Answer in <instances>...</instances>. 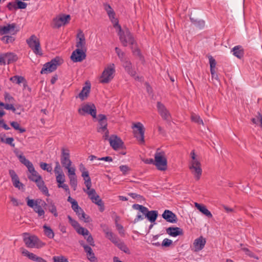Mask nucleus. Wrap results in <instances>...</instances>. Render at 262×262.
Returning a JSON list of instances; mask_svg holds the SVG:
<instances>
[{"label": "nucleus", "instance_id": "dca6fc26", "mask_svg": "<svg viewBox=\"0 0 262 262\" xmlns=\"http://www.w3.org/2000/svg\"><path fill=\"white\" fill-rule=\"evenodd\" d=\"M70 20L69 15L60 14L53 19L52 27L55 28H59L68 24Z\"/></svg>", "mask_w": 262, "mask_h": 262}, {"label": "nucleus", "instance_id": "f704fd0d", "mask_svg": "<svg viewBox=\"0 0 262 262\" xmlns=\"http://www.w3.org/2000/svg\"><path fill=\"white\" fill-rule=\"evenodd\" d=\"M90 91V86H85L83 88L82 91L79 94V97L83 100L85 99L89 95Z\"/></svg>", "mask_w": 262, "mask_h": 262}, {"label": "nucleus", "instance_id": "ddd939ff", "mask_svg": "<svg viewBox=\"0 0 262 262\" xmlns=\"http://www.w3.org/2000/svg\"><path fill=\"white\" fill-rule=\"evenodd\" d=\"M60 58L56 57L52 59L50 62L45 63L41 70V74H48L54 71L57 67L60 64Z\"/></svg>", "mask_w": 262, "mask_h": 262}, {"label": "nucleus", "instance_id": "a211bd4d", "mask_svg": "<svg viewBox=\"0 0 262 262\" xmlns=\"http://www.w3.org/2000/svg\"><path fill=\"white\" fill-rule=\"evenodd\" d=\"M9 174L13 186L20 190H24L25 185L20 182L19 179L15 172L13 170H10Z\"/></svg>", "mask_w": 262, "mask_h": 262}, {"label": "nucleus", "instance_id": "1a4fd4ad", "mask_svg": "<svg viewBox=\"0 0 262 262\" xmlns=\"http://www.w3.org/2000/svg\"><path fill=\"white\" fill-rule=\"evenodd\" d=\"M78 112L81 116L89 114L93 118H96V108L93 103H89L82 104L79 108Z\"/></svg>", "mask_w": 262, "mask_h": 262}, {"label": "nucleus", "instance_id": "69168bd1", "mask_svg": "<svg viewBox=\"0 0 262 262\" xmlns=\"http://www.w3.org/2000/svg\"><path fill=\"white\" fill-rule=\"evenodd\" d=\"M14 139L13 138H7L5 140V143L11 145L12 147H14L15 144L13 143Z\"/></svg>", "mask_w": 262, "mask_h": 262}, {"label": "nucleus", "instance_id": "2f4dec72", "mask_svg": "<svg viewBox=\"0 0 262 262\" xmlns=\"http://www.w3.org/2000/svg\"><path fill=\"white\" fill-rule=\"evenodd\" d=\"M195 207L199 210L200 212L207 216L208 217L211 218L212 215L211 212L207 209L205 206L201 205L198 203H195Z\"/></svg>", "mask_w": 262, "mask_h": 262}, {"label": "nucleus", "instance_id": "72a5a7b5", "mask_svg": "<svg viewBox=\"0 0 262 262\" xmlns=\"http://www.w3.org/2000/svg\"><path fill=\"white\" fill-rule=\"evenodd\" d=\"M17 157L19 159L20 162L24 164L27 167L28 169H29L33 166L32 163L27 159L23 155H17Z\"/></svg>", "mask_w": 262, "mask_h": 262}, {"label": "nucleus", "instance_id": "4c0bfd02", "mask_svg": "<svg viewBox=\"0 0 262 262\" xmlns=\"http://www.w3.org/2000/svg\"><path fill=\"white\" fill-rule=\"evenodd\" d=\"M92 202L100 207L99 210L101 212H102L104 208L103 203L100 198H90Z\"/></svg>", "mask_w": 262, "mask_h": 262}, {"label": "nucleus", "instance_id": "473e14b6", "mask_svg": "<svg viewBox=\"0 0 262 262\" xmlns=\"http://www.w3.org/2000/svg\"><path fill=\"white\" fill-rule=\"evenodd\" d=\"M37 187L39 189V190L42 192L43 194L45 195H49L48 194V189L47 187L45 185V183L42 180V178L39 179L37 181L35 182Z\"/></svg>", "mask_w": 262, "mask_h": 262}, {"label": "nucleus", "instance_id": "0e129e2a", "mask_svg": "<svg viewBox=\"0 0 262 262\" xmlns=\"http://www.w3.org/2000/svg\"><path fill=\"white\" fill-rule=\"evenodd\" d=\"M2 106H4L5 108L8 110H12L13 112H14L16 110L15 108L14 107L13 105L12 104H4V105H1Z\"/></svg>", "mask_w": 262, "mask_h": 262}, {"label": "nucleus", "instance_id": "393cba45", "mask_svg": "<svg viewBox=\"0 0 262 262\" xmlns=\"http://www.w3.org/2000/svg\"><path fill=\"white\" fill-rule=\"evenodd\" d=\"M85 39L83 33L80 32L77 35L76 47L77 49H81L86 51Z\"/></svg>", "mask_w": 262, "mask_h": 262}, {"label": "nucleus", "instance_id": "e2e57ef3", "mask_svg": "<svg viewBox=\"0 0 262 262\" xmlns=\"http://www.w3.org/2000/svg\"><path fill=\"white\" fill-rule=\"evenodd\" d=\"M16 5V9H25L27 7V4L21 1H18Z\"/></svg>", "mask_w": 262, "mask_h": 262}, {"label": "nucleus", "instance_id": "423d86ee", "mask_svg": "<svg viewBox=\"0 0 262 262\" xmlns=\"http://www.w3.org/2000/svg\"><path fill=\"white\" fill-rule=\"evenodd\" d=\"M115 29L118 33L120 40L124 46H127L128 45H134V38L128 29L122 30L121 27L120 31H119L117 28H115Z\"/></svg>", "mask_w": 262, "mask_h": 262}, {"label": "nucleus", "instance_id": "ea45409f", "mask_svg": "<svg viewBox=\"0 0 262 262\" xmlns=\"http://www.w3.org/2000/svg\"><path fill=\"white\" fill-rule=\"evenodd\" d=\"M10 80L13 83H15L16 84H20L25 81V78L22 76L16 75L11 77L10 78Z\"/></svg>", "mask_w": 262, "mask_h": 262}, {"label": "nucleus", "instance_id": "603ef678", "mask_svg": "<svg viewBox=\"0 0 262 262\" xmlns=\"http://www.w3.org/2000/svg\"><path fill=\"white\" fill-rule=\"evenodd\" d=\"M56 179L58 184H62L65 182V175L64 173L56 175Z\"/></svg>", "mask_w": 262, "mask_h": 262}, {"label": "nucleus", "instance_id": "052dcab7", "mask_svg": "<svg viewBox=\"0 0 262 262\" xmlns=\"http://www.w3.org/2000/svg\"><path fill=\"white\" fill-rule=\"evenodd\" d=\"M172 241L168 239V238H165L161 244L162 246L167 247L170 246L172 244Z\"/></svg>", "mask_w": 262, "mask_h": 262}, {"label": "nucleus", "instance_id": "8fccbe9b", "mask_svg": "<svg viewBox=\"0 0 262 262\" xmlns=\"http://www.w3.org/2000/svg\"><path fill=\"white\" fill-rule=\"evenodd\" d=\"M41 168L44 170H47L48 172H51L52 170V166L46 163L41 162L40 164Z\"/></svg>", "mask_w": 262, "mask_h": 262}, {"label": "nucleus", "instance_id": "338daca9", "mask_svg": "<svg viewBox=\"0 0 262 262\" xmlns=\"http://www.w3.org/2000/svg\"><path fill=\"white\" fill-rule=\"evenodd\" d=\"M88 235L89 236H88V238H86L87 242L89 243V244L90 245H91L92 246H94L95 243H94V239H93L92 236L90 234Z\"/></svg>", "mask_w": 262, "mask_h": 262}, {"label": "nucleus", "instance_id": "e433bc0d", "mask_svg": "<svg viewBox=\"0 0 262 262\" xmlns=\"http://www.w3.org/2000/svg\"><path fill=\"white\" fill-rule=\"evenodd\" d=\"M2 37L1 38V41L4 43H12L15 40V37L14 35H2Z\"/></svg>", "mask_w": 262, "mask_h": 262}, {"label": "nucleus", "instance_id": "39448f33", "mask_svg": "<svg viewBox=\"0 0 262 262\" xmlns=\"http://www.w3.org/2000/svg\"><path fill=\"white\" fill-rule=\"evenodd\" d=\"M133 208L134 209L138 210L140 211L143 214H144L146 217L151 222L154 223L156 221L158 215V212L156 210L148 211V209L139 204H134Z\"/></svg>", "mask_w": 262, "mask_h": 262}, {"label": "nucleus", "instance_id": "f3484780", "mask_svg": "<svg viewBox=\"0 0 262 262\" xmlns=\"http://www.w3.org/2000/svg\"><path fill=\"white\" fill-rule=\"evenodd\" d=\"M103 5L104 8L106 11L111 22L113 24L114 27L117 28L119 31H120V26L118 24V20L115 17V13L114 11L109 4L105 3Z\"/></svg>", "mask_w": 262, "mask_h": 262}, {"label": "nucleus", "instance_id": "09e8293b", "mask_svg": "<svg viewBox=\"0 0 262 262\" xmlns=\"http://www.w3.org/2000/svg\"><path fill=\"white\" fill-rule=\"evenodd\" d=\"M69 223L75 229V230L80 226L79 224L76 220L73 219L70 215L68 216Z\"/></svg>", "mask_w": 262, "mask_h": 262}, {"label": "nucleus", "instance_id": "f8f14e48", "mask_svg": "<svg viewBox=\"0 0 262 262\" xmlns=\"http://www.w3.org/2000/svg\"><path fill=\"white\" fill-rule=\"evenodd\" d=\"M135 137L140 144L144 143V128L143 124L140 122L134 123L132 126Z\"/></svg>", "mask_w": 262, "mask_h": 262}, {"label": "nucleus", "instance_id": "6ab92c4d", "mask_svg": "<svg viewBox=\"0 0 262 262\" xmlns=\"http://www.w3.org/2000/svg\"><path fill=\"white\" fill-rule=\"evenodd\" d=\"M85 50L76 49L71 56L72 60L74 62H81L85 58Z\"/></svg>", "mask_w": 262, "mask_h": 262}, {"label": "nucleus", "instance_id": "aec40b11", "mask_svg": "<svg viewBox=\"0 0 262 262\" xmlns=\"http://www.w3.org/2000/svg\"><path fill=\"white\" fill-rule=\"evenodd\" d=\"M110 144L115 150L122 148L123 143L121 139L115 135H112L108 138Z\"/></svg>", "mask_w": 262, "mask_h": 262}, {"label": "nucleus", "instance_id": "c756f323", "mask_svg": "<svg viewBox=\"0 0 262 262\" xmlns=\"http://www.w3.org/2000/svg\"><path fill=\"white\" fill-rule=\"evenodd\" d=\"M28 171L30 173V174L28 175V178L30 180L35 182L41 178V177L35 170L34 166L28 169Z\"/></svg>", "mask_w": 262, "mask_h": 262}, {"label": "nucleus", "instance_id": "864d4df0", "mask_svg": "<svg viewBox=\"0 0 262 262\" xmlns=\"http://www.w3.org/2000/svg\"><path fill=\"white\" fill-rule=\"evenodd\" d=\"M191 21L199 28H202L205 26V21L202 20H194L193 18H190Z\"/></svg>", "mask_w": 262, "mask_h": 262}, {"label": "nucleus", "instance_id": "7c9ffc66", "mask_svg": "<svg viewBox=\"0 0 262 262\" xmlns=\"http://www.w3.org/2000/svg\"><path fill=\"white\" fill-rule=\"evenodd\" d=\"M5 64H9L16 61L18 59L16 55L12 53H4Z\"/></svg>", "mask_w": 262, "mask_h": 262}, {"label": "nucleus", "instance_id": "bb28decb", "mask_svg": "<svg viewBox=\"0 0 262 262\" xmlns=\"http://www.w3.org/2000/svg\"><path fill=\"white\" fill-rule=\"evenodd\" d=\"M122 62L123 63V67L129 74L134 77L135 79H138V80L141 79V78H139V77L136 76V72L133 70L132 69V64L130 61H128L126 59L125 60H124V61H122Z\"/></svg>", "mask_w": 262, "mask_h": 262}, {"label": "nucleus", "instance_id": "c03bdc74", "mask_svg": "<svg viewBox=\"0 0 262 262\" xmlns=\"http://www.w3.org/2000/svg\"><path fill=\"white\" fill-rule=\"evenodd\" d=\"M11 125L16 130H19L20 133H24L26 130L24 128H21L20 127L19 124L16 122L13 121L11 122Z\"/></svg>", "mask_w": 262, "mask_h": 262}, {"label": "nucleus", "instance_id": "cd10ccee", "mask_svg": "<svg viewBox=\"0 0 262 262\" xmlns=\"http://www.w3.org/2000/svg\"><path fill=\"white\" fill-rule=\"evenodd\" d=\"M157 108L159 113L164 119L168 120L169 119L170 114L163 104L160 102H158Z\"/></svg>", "mask_w": 262, "mask_h": 262}, {"label": "nucleus", "instance_id": "f03ea898", "mask_svg": "<svg viewBox=\"0 0 262 262\" xmlns=\"http://www.w3.org/2000/svg\"><path fill=\"white\" fill-rule=\"evenodd\" d=\"M189 169L196 180H199L202 173V169L199 158L193 150L190 153V160L189 162Z\"/></svg>", "mask_w": 262, "mask_h": 262}, {"label": "nucleus", "instance_id": "a18cd8bd", "mask_svg": "<svg viewBox=\"0 0 262 262\" xmlns=\"http://www.w3.org/2000/svg\"><path fill=\"white\" fill-rule=\"evenodd\" d=\"M242 250H243V251H244L245 252V254L246 255H248L250 257L254 258H255L256 259H259V258H258V257L257 256L255 255L254 253L251 252L248 248H242Z\"/></svg>", "mask_w": 262, "mask_h": 262}, {"label": "nucleus", "instance_id": "4468645a", "mask_svg": "<svg viewBox=\"0 0 262 262\" xmlns=\"http://www.w3.org/2000/svg\"><path fill=\"white\" fill-rule=\"evenodd\" d=\"M82 177L84 180V184L86 186V189H84V191L89 196H96L95 191L94 189L91 188V180L89 176V172L86 170L82 172ZM96 196H99L96 195Z\"/></svg>", "mask_w": 262, "mask_h": 262}, {"label": "nucleus", "instance_id": "9b49d317", "mask_svg": "<svg viewBox=\"0 0 262 262\" xmlns=\"http://www.w3.org/2000/svg\"><path fill=\"white\" fill-rule=\"evenodd\" d=\"M27 205L30 207L33 208L34 211L37 213L38 216H44L45 211L42 206L46 205V203L41 200L34 201L33 200H28Z\"/></svg>", "mask_w": 262, "mask_h": 262}, {"label": "nucleus", "instance_id": "c9c22d12", "mask_svg": "<svg viewBox=\"0 0 262 262\" xmlns=\"http://www.w3.org/2000/svg\"><path fill=\"white\" fill-rule=\"evenodd\" d=\"M233 54L238 58H241L244 54L242 47L239 46L234 47L232 50Z\"/></svg>", "mask_w": 262, "mask_h": 262}, {"label": "nucleus", "instance_id": "680f3d73", "mask_svg": "<svg viewBox=\"0 0 262 262\" xmlns=\"http://www.w3.org/2000/svg\"><path fill=\"white\" fill-rule=\"evenodd\" d=\"M209 60L210 70L214 69L216 66V61L215 59L212 56H210L209 57Z\"/></svg>", "mask_w": 262, "mask_h": 262}, {"label": "nucleus", "instance_id": "4d7b16f0", "mask_svg": "<svg viewBox=\"0 0 262 262\" xmlns=\"http://www.w3.org/2000/svg\"><path fill=\"white\" fill-rule=\"evenodd\" d=\"M54 262H68V259L64 256H54Z\"/></svg>", "mask_w": 262, "mask_h": 262}, {"label": "nucleus", "instance_id": "79ce46f5", "mask_svg": "<svg viewBox=\"0 0 262 262\" xmlns=\"http://www.w3.org/2000/svg\"><path fill=\"white\" fill-rule=\"evenodd\" d=\"M115 51L121 62L124 61V60L126 59L125 53L122 52L119 48L116 47L115 48Z\"/></svg>", "mask_w": 262, "mask_h": 262}, {"label": "nucleus", "instance_id": "3c124183", "mask_svg": "<svg viewBox=\"0 0 262 262\" xmlns=\"http://www.w3.org/2000/svg\"><path fill=\"white\" fill-rule=\"evenodd\" d=\"M68 201L72 204V208L73 210L77 209L79 207L77 202L72 198H68Z\"/></svg>", "mask_w": 262, "mask_h": 262}, {"label": "nucleus", "instance_id": "4be33fe9", "mask_svg": "<svg viewBox=\"0 0 262 262\" xmlns=\"http://www.w3.org/2000/svg\"><path fill=\"white\" fill-rule=\"evenodd\" d=\"M75 171V168L68 170V176L70 180V184L74 190L76 189L77 185V177Z\"/></svg>", "mask_w": 262, "mask_h": 262}, {"label": "nucleus", "instance_id": "a19ab883", "mask_svg": "<svg viewBox=\"0 0 262 262\" xmlns=\"http://www.w3.org/2000/svg\"><path fill=\"white\" fill-rule=\"evenodd\" d=\"M46 206H47V209L49 210V211L53 214L55 216H58L56 207L54 204L51 203L48 205L46 204Z\"/></svg>", "mask_w": 262, "mask_h": 262}, {"label": "nucleus", "instance_id": "b1692460", "mask_svg": "<svg viewBox=\"0 0 262 262\" xmlns=\"http://www.w3.org/2000/svg\"><path fill=\"white\" fill-rule=\"evenodd\" d=\"M162 216V217L168 222L171 223H176L177 222L178 219L176 215L169 210H165Z\"/></svg>", "mask_w": 262, "mask_h": 262}, {"label": "nucleus", "instance_id": "37998d69", "mask_svg": "<svg viewBox=\"0 0 262 262\" xmlns=\"http://www.w3.org/2000/svg\"><path fill=\"white\" fill-rule=\"evenodd\" d=\"M76 230L78 234H81L83 236L90 234V232L87 229L82 227L80 226L77 228Z\"/></svg>", "mask_w": 262, "mask_h": 262}, {"label": "nucleus", "instance_id": "20e7f679", "mask_svg": "<svg viewBox=\"0 0 262 262\" xmlns=\"http://www.w3.org/2000/svg\"><path fill=\"white\" fill-rule=\"evenodd\" d=\"M154 165L159 170L164 171L167 169V159L163 151H157L155 153Z\"/></svg>", "mask_w": 262, "mask_h": 262}, {"label": "nucleus", "instance_id": "5701e85b", "mask_svg": "<svg viewBox=\"0 0 262 262\" xmlns=\"http://www.w3.org/2000/svg\"><path fill=\"white\" fill-rule=\"evenodd\" d=\"M21 254L25 256L28 257L30 259L37 262H47V261L43 259L42 257L37 256L36 255L33 253L30 252L26 249H23L21 250Z\"/></svg>", "mask_w": 262, "mask_h": 262}, {"label": "nucleus", "instance_id": "a878e982", "mask_svg": "<svg viewBox=\"0 0 262 262\" xmlns=\"http://www.w3.org/2000/svg\"><path fill=\"white\" fill-rule=\"evenodd\" d=\"M206 239L203 236L195 239L193 242V245L194 247V251L197 252L203 249L206 244Z\"/></svg>", "mask_w": 262, "mask_h": 262}, {"label": "nucleus", "instance_id": "c85d7f7f", "mask_svg": "<svg viewBox=\"0 0 262 262\" xmlns=\"http://www.w3.org/2000/svg\"><path fill=\"white\" fill-rule=\"evenodd\" d=\"M166 233L173 237H176L178 235H182L183 234V230L179 227H169L166 229Z\"/></svg>", "mask_w": 262, "mask_h": 262}, {"label": "nucleus", "instance_id": "6e6d98bb", "mask_svg": "<svg viewBox=\"0 0 262 262\" xmlns=\"http://www.w3.org/2000/svg\"><path fill=\"white\" fill-rule=\"evenodd\" d=\"M54 172L56 175L63 173L58 162H56V166L54 168Z\"/></svg>", "mask_w": 262, "mask_h": 262}, {"label": "nucleus", "instance_id": "58836bf2", "mask_svg": "<svg viewBox=\"0 0 262 262\" xmlns=\"http://www.w3.org/2000/svg\"><path fill=\"white\" fill-rule=\"evenodd\" d=\"M43 228L45 235L49 238H53L54 236V233L52 229L46 225L43 226Z\"/></svg>", "mask_w": 262, "mask_h": 262}, {"label": "nucleus", "instance_id": "de8ad7c7", "mask_svg": "<svg viewBox=\"0 0 262 262\" xmlns=\"http://www.w3.org/2000/svg\"><path fill=\"white\" fill-rule=\"evenodd\" d=\"M11 202L12 203L14 206H16L23 205L25 203V202L24 201H21L19 199H18L16 198H12Z\"/></svg>", "mask_w": 262, "mask_h": 262}, {"label": "nucleus", "instance_id": "13d9d810", "mask_svg": "<svg viewBox=\"0 0 262 262\" xmlns=\"http://www.w3.org/2000/svg\"><path fill=\"white\" fill-rule=\"evenodd\" d=\"M79 218L80 220L84 221L85 223H89L91 221L90 217L85 213H82Z\"/></svg>", "mask_w": 262, "mask_h": 262}, {"label": "nucleus", "instance_id": "2eb2a0df", "mask_svg": "<svg viewBox=\"0 0 262 262\" xmlns=\"http://www.w3.org/2000/svg\"><path fill=\"white\" fill-rule=\"evenodd\" d=\"M60 161L62 166L67 170L75 168L74 166H72V162L70 159V151L68 149H62Z\"/></svg>", "mask_w": 262, "mask_h": 262}, {"label": "nucleus", "instance_id": "bf43d9fd", "mask_svg": "<svg viewBox=\"0 0 262 262\" xmlns=\"http://www.w3.org/2000/svg\"><path fill=\"white\" fill-rule=\"evenodd\" d=\"M5 100L7 102H12L14 100V98L8 93H5L4 94Z\"/></svg>", "mask_w": 262, "mask_h": 262}, {"label": "nucleus", "instance_id": "412c9836", "mask_svg": "<svg viewBox=\"0 0 262 262\" xmlns=\"http://www.w3.org/2000/svg\"><path fill=\"white\" fill-rule=\"evenodd\" d=\"M97 120L99 123L98 132L102 133L107 129V123L106 116L104 115L100 114L98 116Z\"/></svg>", "mask_w": 262, "mask_h": 262}, {"label": "nucleus", "instance_id": "6e6552de", "mask_svg": "<svg viewBox=\"0 0 262 262\" xmlns=\"http://www.w3.org/2000/svg\"><path fill=\"white\" fill-rule=\"evenodd\" d=\"M19 29L15 23H7L0 25V35H15Z\"/></svg>", "mask_w": 262, "mask_h": 262}, {"label": "nucleus", "instance_id": "49530a36", "mask_svg": "<svg viewBox=\"0 0 262 262\" xmlns=\"http://www.w3.org/2000/svg\"><path fill=\"white\" fill-rule=\"evenodd\" d=\"M191 118L192 121L194 122H196L198 124H204L203 120L200 118V116L196 114H192L191 115Z\"/></svg>", "mask_w": 262, "mask_h": 262}, {"label": "nucleus", "instance_id": "7ed1b4c3", "mask_svg": "<svg viewBox=\"0 0 262 262\" xmlns=\"http://www.w3.org/2000/svg\"><path fill=\"white\" fill-rule=\"evenodd\" d=\"M24 241L27 247L30 248L38 249L43 247L45 245L37 236H29L27 233L24 234Z\"/></svg>", "mask_w": 262, "mask_h": 262}, {"label": "nucleus", "instance_id": "9d476101", "mask_svg": "<svg viewBox=\"0 0 262 262\" xmlns=\"http://www.w3.org/2000/svg\"><path fill=\"white\" fill-rule=\"evenodd\" d=\"M115 72V65L113 63L109 64L105 68L100 77V81L102 83L109 82L114 77Z\"/></svg>", "mask_w": 262, "mask_h": 262}, {"label": "nucleus", "instance_id": "774afa93", "mask_svg": "<svg viewBox=\"0 0 262 262\" xmlns=\"http://www.w3.org/2000/svg\"><path fill=\"white\" fill-rule=\"evenodd\" d=\"M119 168L123 174H125L129 169V167L126 165H121L120 166Z\"/></svg>", "mask_w": 262, "mask_h": 262}, {"label": "nucleus", "instance_id": "f257e3e1", "mask_svg": "<svg viewBox=\"0 0 262 262\" xmlns=\"http://www.w3.org/2000/svg\"><path fill=\"white\" fill-rule=\"evenodd\" d=\"M103 232L105 234V237L111 242L115 245L119 249L125 253L129 254V250L125 244L117 236V235L113 233L106 225H101Z\"/></svg>", "mask_w": 262, "mask_h": 262}, {"label": "nucleus", "instance_id": "0eeeda50", "mask_svg": "<svg viewBox=\"0 0 262 262\" xmlns=\"http://www.w3.org/2000/svg\"><path fill=\"white\" fill-rule=\"evenodd\" d=\"M26 42L35 54L39 55L42 54L40 41L36 36L35 35H31L27 39Z\"/></svg>", "mask_w": 262, "mask_h": 262}, {"label": "nucleus", "instance_id": "5fc2aeb1", "mask_svg": "<svg viewBox=\"0 0 262 262\" xmlns=\"http://www.w3.org/2000/svg\"><path fill=\"white\" fill-rule=\"evenodd\" d=\"M88 259L91 262H95L97 260V258L95 256V254L93 250L86 254Z\"/></svg>", "mask_w": 262, "mask_h": 262}]
</instances>
